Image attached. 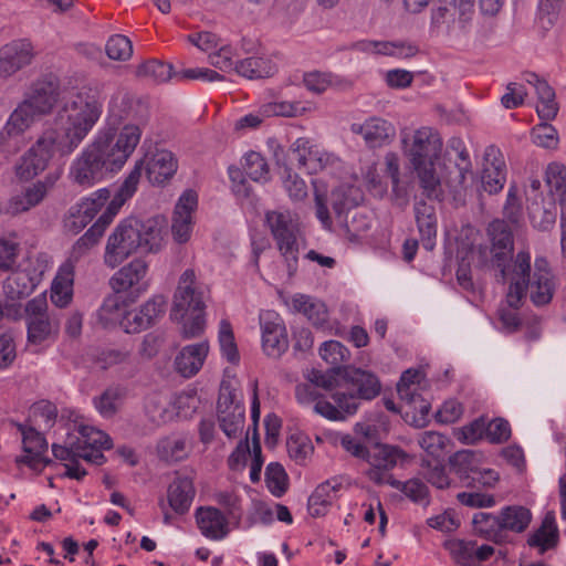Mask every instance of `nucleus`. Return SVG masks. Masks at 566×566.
Segmentation results:
<instances>
[{
    "label": "nucleus",
    "mask_w": 566,
    "mask_h": 566,
    "mask_svg": "<svg viewBox=\"0 0 566 566\" xmlns=\"http://www.w3.org/2000/svg\"><path fill=\"white\" fill-rule=\"evenodd\" d=\"M146 412L149 419L156 424H163L174 418V409H170V402L161 396L149 397L146 402Z\"/></svg>",
    "instance_id": "nucleus-49"
},
{
    "label": "nucleus",
    "mask_w": 566,
    "mask_h": 566,
    "mask_svg": "<svg viewBox=\"0 0 566 566\" xmlns=\"http://www.w3.org/2000/svg\"><path fill=\"white\" fill-rule=\"evenodd\" d=\"M208 353L207 342L185 346L175 358L176 370L186 378L195 376L201 369Z\"/></svg>",
    "instance_id": "nucleus-30"
},
{
    "label": "nucleus",
    "mask_w": 566,
    "mask_h": 566,
    "mask_svg": "<svg viewBox=\"0 0 566 566\" xmlns=\"http://www.w3.org/2000/svg\"><path fill=\"white\" fill-rule=\"evenodd\" d=\"M60 83L56 77H44L35 82L24 98L42 116L51 113L60 99Z\"/></svg>",
    "instance_id": "nucleus-26"
},
{
    "label": "nucleus",
    "mask_w": 566,
    "mask_h": 566,
    "mask_svg": "<svg viewBox=\"0 0 566 566\" xmlns=\"http://www.w3.org/2000/svg\"><path fill=\"white\" fill-rule=\"evenodd\" d=\"M558 543V528L555 521V515L552 512H548L542 523L541 526L535 530L532 534H530L527 538V544L531 547H537L539 553L543 554L546 551L555 547Z\"/></svg>",
    "instance_id": "nucleus-36"
},
{
    "label": "nucleus",
    "mask_w": 566,
    "mask_h": 566,
    "mask_svg": "<svg viewBox=\"0 0 566 566\" xmlns=\"http://www.w3.org/2000/svg\"><path fill=\"white\" fill-rule=\"evenodd\" d=\"M195 488L189 478H178L168 488V502L178 514L188 512L195 497Z\"/></svg>",
    "instance_id": "nucleus-37"
},
{
    "label": "nucleus",
    "mask_w": 566,
    "mask_h": 566,
    "mask_svg": "<svg viewBox=\"0 0 566 566\" xmlns=\"http://www.w3.org/2000/svg\"><path fill=\"white\" fill-rule=\"evenodd\" d=\"M205 285L197 281L192 269H187L179 277L176 292L174 294L172 313L176 319L185 318L190 311L205 310Z\"/></svg>",
    "instance_id": "nucleus-15"
},
{
    "label": "nucleus",
    "mask_w": 566,
    "mask_h": 566,
    "mask_svg": "<svg viewBox=\"0 0 566 566\" xmlns=\"http://www.w3.org/2000/svg\"><path fill=\"white\" fill-rule=\"evenodd\" d=\"M34 57L33 45L27 40L13 41L0 49V73L12 75L29 65Z\"/></svg>",
    "instance_id": "nucleus-25"
},
{
    "label": "nucleus",
    "mask_w": 566,
    "mask_h": 566,
    "mask_svg": "<svg viewBox=\"0 0 566 566\" xmlns=\"http://www.w3.org/2000/svg\"><path fill=\"white\" fill-rule=\"evenodd\" d=\"M537 94L538 104L536 106L537 115L541 119L552 120L558 113V104L555 98V91L551 85L539 86Z\"/></svg>",
    "instance_id": "nucleus-50"
},
{
    "label": "nucleus",
    "mask_w": 566,
    "mask_h": 566,
    "mask_svg": "<svg viewBox=\"0 0 566 566\" xmlns=\"http://www.w3.org/2000/svg\"><path fill=\"white\" fill-rule=\"evenodd\" d=\"M499 516L502 530L514 533L524 532L532 521L531 511L521 505L505 506L501 510Z\"/></svg>",
    "instance_id": "nucleus-39"
},
{
    "label": "nucleus",
    "mask_w": 566,
    "mask_h": 566,
    "mask_svg": "<svg viewBox=\"0 0 566 566\" xmlns=\"http://www.w3.org/2000/svg\"><path fill=\"white\" fill-rule=\"evenodd\" d=\"M388 130L387 120L377 117H371L363 124L354 123L350 125V132L360 135L370 148L382 146L388 138Z\"/></svg>",
    "instance_id": "nucleus-33"
},
{
    "label": "nucleus",
    "mask_w": 566,
    "mask_h": 566,
    "mask_svg": "<svg viewBox=\"0 0 566 566\" xmlns=\"http://www.w3.org/2000/svg\"><path fill=\"white\" fill-rule=\"evenodd\" d=\"M90 222L91 220L86 217V214L83 213V210L76 203L72 206L65 214L63 227L67 233L75 235L80 233Z\"/></svg>",
    "instance_id": "nucleus-63"
},
{
    "label": "nucleus",
    "mask_w": 566,
    "mask_h": 566,
    "mask_svg": "<svg viewBox=\"0 0 566 566\" xmlns=\"http://www.w3.org/2000/svg\"><path fill=\"white\" fill-rule=\"evenodd\" d=\"M401 135L405 154L412 167L426 165L429 161H441L443 142L436 130L430 127H421L412 134L403 130Z\"/></svg>",
    "instance_id": "nucleus-13"
},
{
    "label": "nucleus",
    "mask_w": 566,
    "mask_h": 566,
    "mask_svg": "<svg viewBox=\"0 0 566 566\" xmlns=\"http://www.w3.org/2000/svg\"><path fill=\"white\" fill-rule=\"evenodd\" d=\"M235 71L248 78H262L273 75L276 67L269 59L252 56L237 63Z\"/></svg>",
    "instance_id": "nucleus-42"
},
{
    "label": "nucleus",
    "mask_w": 566,
    "mask_h": 566,
    "mask_svg": "<svg viewBox=\"0 0 566 566\" xmlns=\"http://www.w3.org/2000/svg\"><path fill=\"white\" fill-rule=\"evenodd\" d=\"M102 114V104L87 93H77L59 109L53 127L45 129L19 158L15 175L29 181L42 174L55 153L72 154L93 129Z\"/></svg>",
    "instance_id": "nucleus-1"
},
{
    "label": "nucleus",
    "mask_w": 566,
    "mask_h": 566,
    "mask_svg": "<svg viewBox=\"0 0 566 566\" xmlns=\"http://www.w3.org/2000/svg\"><path fill=\"white\" fill-rule=\"evenodd\" d=\"M367 446L347 434L340 439L342 447L356 458L366 459L369 468L366 471L370 481L377 484L389 483V448L375 427L368 426L364 431Z\"/></svg>",
    "instance_id": "nucleus-9"
},
{
    "label": "nucleus",
    "mask_w": 566,
    "mask_h": 566,
    "mask_svg": "<svg viewBox=\"0 0 566 566\" xmlns=\"http://www.w3.org/2000/svg\"><path fill=\"white\" fill-rule=\"evenodd\" d=\"M19 429L22 434L24 454L18 459V462L41 471L51 462L43 458V453L48 449L44 437L32 427L19 426Z\"/></svg>",
    "instance_id": "nucleus-23"
},
{
    "label": "nucleus",
    "mask_w": 566,
    "mask_h": 566,
    "mask_svg": "<svg viewBox=\"0 0 566 566\" xmlns=\"http://www.w3.org/2000/svg\"><path fill=\"white\" fill-rule=\"evenodd\" d=\"M310 378L314 384L332 392L334 403L318 401L314 405V411L329 420H344L346 416L356 412L359 399L369 400L380 392L378 378L357 368L344 369L342 377L313 369Z\"/></svg>",
    "instance_id": "nucleus-3"
},
{
    "label": "nucleus",
    "mask_w": 566,
    "mask_h": 566,
    "mask_svg": "<svg viewBox=\"0 0 566 566\" xmlns=\"http://www.w3.org/2000/svg\"><path fill=\"white\" fill-rule=\"evenodd\" d=\"M361 200V191L355 186L343 185L334 189L331 193V202L336 220L355 210Z\"/></svg>",
    "instance_id": "nucleus-35"
},
{
    "label": "nucleus",
    "mask_w": 566,
    "mask_h": 566,
    "mask_svg": "<svg viewBox=\"0 0 566 566\" xmlns=\"http://www.w3.org/2000/svg\"><path fill=\"white\" fill-rule=\"evenodd\" d=\"M343 481L339 478L329 479L321 483L308 499V510L313 516L324 515L326 509L336 497V493L342 489Z\"/></svg>",
    "instance_id": "nucleus-32"
},
{
    "label": "nucleus",
    "mask_w": 566,
    "mask_h": 566,
    "mask_svg": "<svg viewBox=\"0 0 566 566\" xmlns=\"http://www.w3.org/2000/svg\"><path fill=\"white\" fill-rule=\"evenodd\" d=\"M196 521L202 535L207 538L219 541L228 534V520L216 507L201 506L196 511Z\"/></svg>",
    "instance_id": "nucleus-29"
},
{
    "label": "nucleus",
    "mask_w": 566,
    "mask_h": 566,
    "mask_svg": "<svg viewBox=\"0 0 566 566\" xmlns=\"http://www.w3.org/2000/svg\"><path fill=\"white\" fill-rule=\"evenodd\" d=\"M265 223L270 229L275 245L286 265L287 276L297 271L298 256L304 244L300 223L290 211H268Z\"/></svg>",
    "instance_id": "nucleus-8"
},
{
    "label": "nucleus",
    "mask_w": 566,
    "mask_h": 566,
    "mask_svg": "<svg viewBox=\"0 0 566 566\" xmlns=\"http://www.w3.org/2000/svg\"><path fill=\"white\" fill-rule=\"evenodd\" d=\"M319 355L322 359L332 366V369L325 374H331L334 377H342L344 370L340 369V365L348 360V349L337 340H327L322 344ZM321 373L324 374L323 371Z\"/></svg>",
    "instance_id": "nucleus-41"
},
{
    "label": "nucleus",
    "mask_w": 566,
    "mask_h": 566,
    "mask_svg": "<svg viewBox=\"0 0 566 566\" xmlns=\"http://www.w3.org/2000/svg\"><path fill=\"white\" fill-rule=\"evenodd\" d=\"M139 177V167H137L118 188L116 195L108 202L105 211L99 216L95 223L73 244L67 260L63 264H71V270L75 272V264L93 247H95L103 237L106 228L112 223L125 201L136 191Z\"/></svg>",
    "instance_id": "nucleus-7"
},
{
    "label": "nucleus",
    "mask_w": 566,
    "mask_h": 566,
    "mask_svg": "<svg viewBox=\"0 0 566 566\" xmlns=\"http://www.w3.org/2000/svg\"><path fill=\"white\" fill-rule=\"evenodd\" d=\"M314 109L311 104L290 101H270L260 107V114L264 117L283 116L300 117Z\"/></svg>",
    "instance_id": "nucleus-40"
},
{
    "label": "nucleus",
    "mask_w": 566,
    "mask_h": 566,
    "mask_svg": "<svg viewBox=\"0 0 566 566\" xmlns=\"http://www.w3.org/2000/svg\"><path fill=\"white\" fill-rule=\"evenodd\" d=\"M166 220L155 216L148 219L129 217L120 221L109 234L104 252V263L117 268L137 252L154 253L161 249Z\"/></svg>",
    "instance_id": "nucleus-4"
},
{
    "label": "nucleus",
    "mask_w": 566,
    "mask_h": 566,
    "mask_svg": "<svg viewBox=\"0 0 566 566\" xmlns=\"http://www.w3.org/2000/svg\"><path fill=\"white\" fill-rule=\"evenodd\" d=\"M120 396L118 388H107L99 397L94 399V405L103 417L109 418L116 413Z\"/></svg>",
    "instance_id": "nucleus-58"
},
{
    "label": "nucleus",
    "mask_w": 566,
    "mask_h": 566,
    "mask_svg": "<svg viewBox=\"0 0 566 566\" xmlns=\"http://www.w3.org/2000/svg\"><path fill=\"white\" fill-rule=\"evenodd\" d=\"M287 475L284 468L280 463H270L265 470V482L275 496H282L287 488Z\"/></svg>",
    "instance_id": "nucleus-56"
},
{
    "label": "nucleus",
    "mask_w": 566,
    "mask_h": 566,
    "mask_svg": "<svg viewBox=\"0 0 566 566\" xmlns=\"http://www.w3.org/2000/svg\"><path fill=\"white\" fill-rule=\"evenodd\" d=\"M289 455L297 463H304L313 453V446L305 437H291L287 440Z\"/></svg>",
    "instance_id": "nucleus-64"
},
{
    "label": "nucleus",
    "mask_w": 566,
    "mask_h": 566,
    "mask_svg": "<svg viewBox=\"0 0 566 566\" xmlns=\"http://www.w3.org/2000/svg\"><path fill=\"white\" fill-rule=\"evenodd\" d=\"M75 272L71 264H62L51 285V301L57 307L67 306L73 297V284Z\"/></svg>",
    "instance_id": "nucleus-34"
},
{
    "label": "nucleus",
    "mask_w": 566,
    "mask_h": 566,
    "mask_svg": "<svg viewBox=\"0 0 566 566\" xmlns=\"http://www.w3.org/2000/svg\"><path fill=\"white\" fill-rule=\"evenodd\" d=\"M285 303L292 312L303 314L316 327H323L328 321L326 305L315 297L297 293Z\"/></svg>",
    "instance_id": "nucleus-27"
},
{
    "label": "nucleus",
    "mask_w": 566,
    "mask_h": 566,
    "mask_svg": "<svg viewBox=\"0 0 566 566\" xmlns=\"http://www.w3.org/2000/svg\"><path fill=\"white\" fill-rule=\"evenodd\" d=\"M448 442V438L437 431H426L419 439L420 447L431 457L440 458Z\"/></svg>",
    "instance_id": "nucleus-60"
},
{
    "label": "nucleus",
    "mask_w": 566,
    "mask_h": 566,
    "mask_svg": "<svg viewBox=\"0 0 566 566\" xmlns=\"http://www.w3.org/2000/svg\"><path fill=\"white\" fill-rule=\"evenodd\" d=\"M145 166L146 176L153 185H164L167 182L177 171V159L174 154L166 149H157L150 155H147L145 159L136 163L134 169L129 175L139 167V176ZM140 177H138V180Z\"/></svg>",
    "instance_id": "nucleus-21"
},
{
    "label": "nucleus",
    "mask_w": 566,
    "mask_h": 566,
    "mask_svg": "<svg viewBox=\"0 0 566 566\" xmlns=\"http://www.w3.org/2000/svg\"><path fill=\"white\" fill-rule=\"evenodd\" d=\"M262 348L266 356L281 357L289 348V337L283 318L275 311H261L259 315Z\"/></svg>",
    "instance_id": "nucleus-16"
},
{
    "label": "nucleus",
    "mask_w": 566,
    "mask_h": 566,
    "mask_svg": "<svg viewBox=\"0 0 566 566\" xmlns=\"http://www.w3.org/2000/svg\"><path fill=\"white\" fill-rule=\"evenodd\" d=\"M531 138L536 146L546 149H556L559 143L557 129L546 122L532 128Z\"/></svg>",
    "instance_id": "nucleus-53"
},
{
    "label": "nucleus",
    "mask_w": 566,
    "mask_h": 566,
    "mask_svg": "<svg viewBox=\"0 0 566 566\" xmlns=\"http://www.w3.org/2000/svg\"><path fill=\"white\" fill-rule=\"evenodd\" d=\"M120 294L114 292L104 300L99 308V318L103 322L116 323L125 314V300Z\"/></svg>",
    "instance_id": "nucleus-52"
},
{
    "label": "nucleus",
    "mask_w": 566,
    "mask_h": 566,
    "mask_svg": "<svg viewBox=\"0 0 566 566\" xmlns=\"http://www.w3.org/2000/svg\"><path fill=\"white\" fill-rule=\"evenodd\" d=\"M105 51L111 60L127 61L133 55V44L126 35L114 34L107 40Z\"/></svg>",
    "instance_id": "nucleus-51"
},
{
    "label": "nucleus",
    "mask_w": 566,
    "mask_h": 566,
    "mask_svg": "<svg viewBox=\"0 0 566 566\" xmlns=\"http://www.w3.org/2000/svg\"><path fill=\"white\" fill-rule=\"evenodd\" d=\"M243 169L254 181L266 182L270 179L269 165L265 158L256 151H250L244 156Z\"/></svg>",
    "instance_id": "nucleus-48"
},
{
    "label": "nucleus",
    "mask_w": 566,
    "mask_h": 566,
    "mask_svg": "<svg viewBox=\"0 0 566 566\" xmlns=\"http://www.w3.org/2000/svg\"><path fill=\"white\" fill-rule=\"evenodd\" d=\"M136 75L155 83H164L174 77L172 65L158 60H149L137 66Z\"/></svg>",
    "instance_id": "nucleus-46"
},
{
    "label": "nucleus",
    "mask_w": 566,
    "mask_h": 566,
    "mask_svg": "<svg viewBox=\"0 0 566 566\" xmlns=\"http://www.w3.org/2000/svg\"><path fill=\"white\" fill-rule=\"evenodd\" d=\"M219 343L222 354L227 357L230 363H235L239 359V353L237 344L234 342L233 332L231 325L227 321L220 323L219 329Z\"/></svg>",
    "instance_id": "nucleus-59"
},
{
    "label": "nucleus",
    "mask_w": 566,
    "mask_h": 566,
    "mask_svg": "<svg viewBox=\"0 0 566 566\" xmlns=\"http://www.w3.org/2000/svg\"><path fill=\"white\" fill-rule=\"evenodd\" d=\"M109 199L111 191L107 188H102L93 192L90 197L84 198L77 205L83 210V213L92 221Z\"/></svg>",
    "instance_id": "nucleus-57"
},
{
    "label": "nucleus",
    "mask_w": 566,
    "mask_h": 566,
    "mask_svg": "<svg viewBox=\"0 0 566 566\" xmlns=\"http://www.w3.org/2000/svg\"><path fill=\"white\" fill-rule=\"evenodd\" d=\"M507 261H497L495 268L500 270L503 282H509L506 301L514 310L518 308L522 300L526 296L530 280L532 279L531 253L520 251L515 256H509Z\"/></svg>",
    "instance_id": "nucleus-12"
},
{
    "label": "nucleus",
    "mask_w": 566,
    "mask_h": 566,
    "mask_svg": "<svg viewBox=\"0 0 566 566\" xmlns=\"http://www.w3.org/2000/svg\"><path fill=\"white\" fill-rule=\"evenodd\" d=\"M218 421L221 430L229 439L238 438L244 427V407L237 406L234 409L219 410Z\"/></svg>",
    "instance_id": "nucleus-45"
},
{
    "label": "nucleus",
    "mask_w": 566,
    "mask_h": 566,
    "mask_svg": "<svg viewBox=\"0 0 566 566\" xmlns=\"http://www.w3.org/2000/svg\"><path fill=\"white\" fill-rule=\"evenodd\" d=\"M488 233L492 243L493 263L507 261L514 249V239L510 226L504 220H494L489 224Z\"/></svg>",
    "instance_id": "nucleus-28"
},
{
    "label": "nucleus",
    "mask_w": 566,
    "mask_h": 566,
    "mask_svg": "<svg viewBox=\"0 0 566 566\" xmlns=\"http://www.w3.org/2000/svg\"><path fill=\"white\" fill-rule=\"evenodd\" d=\"M43 117L29 102L23 99L10 115L6 130L9 136H18L28 130L35 122Z\"/></svg>",
    "instance_id": "nucleus-38"
},
{
    "label": "nucleus",
    "mask_w": 566,
    "mask_h": 566,
    "mask_svg": "<svg viewBox=\"0 0 566 566\" xmlns=\"http://www.w3.org/2000/svg\"><path fill=\"white\" fill-rule=\"evenodd\" d=\"M59 177V175L49 174L12 195L4 203L6 214L14 217L38 207L54 188Z\"/></svg>",
    "instance_id": "nucleus-17"
},
{
    "label": "nucleus",
    "mask_w": 566,
    "mask_h": 566,
    "mask_svg": "<svg viewBox=\"0 0 566 566\" xmlns=\"http://www.w3.org/2000/svg\"><path fill=\"white\" fill-rule=\"evenodd\" d=\"M25 324L28 342L39 345L59 332L60 322L48 312V301L44 295L35 296L25 304Z\"/></svg>",
    "instance_id": "nucleus-14"
},
{
    "label": "nucleus",
    "mask_w": 566,
    "mask_h": 566,
    "mask_svg": "<svg viewBox=\"0 0 566 566\" xmlns=\"http://www.w3.org/2000/svg\"><path fill=\"white\" fill-rule=\"evenodd\" d=\"M142 128L126 124L117 133L111 123L74 159L70 178L82 187H92L108 174L120 170L140 142Z\"/></svg>",
    "instance_id": "nucleus-2"
},
{
    "label": "nucleus",
    "mask_w": 566,
    "mask_h": 566,
    "mask_svg": "<svg viewBox=\"0 0 566 566\" xmlns=\"http://www.w3.org/2000/svg\"><path fill=\"white\" fill-rule=\"evenodd\" d=\"M166 300L161 295L154 296L138 311L129 312L122 322L127 333H138L149 328L164 314Z\"/></svg>",
    "instance_id": "nucleus-24"
},
{
    "label": "nucleus",
    "mask_w": 566,
    "mask_h": 566,
    "mask_svg": "<svg viewBox=\"0 0 566 566\" xmlns=\"http://www.w3.org/2000/svg\"><path fill=\"white\" fill-rule=\"evenodd\" d=\"M475 531L488 539L494 538L502 532L500 516L491 513L479 512L473 515Z\"/></svg>",
    "instance_id": "nucleus-55"
},
{
    "label": "nucleus",
    "mask_w": 566,
    "mask_h": 566,
    "mask_svg": "<svg viewBox=\"0 0 566 566\" xmlns=\"http://www.w3.org/2000/svg\"><path fill=\"white\" fill-rule=\"evenodd\" d=\"M422 381H424V374L421 369L405 370L397 384V392L405 405L397 409L391 402V412H400L403 420L416 428L428 424L431 409L430 402L420 395Z\"/></svg>",
    "instance_id": "nucleus-10"
},
{
    "label": "nucleus",
    "mask_w": 566,
    "mask_h": 566,
    "mask_svg": "<svg viewBox=\"0 0 566 566\" xmlns=\"http://www.w3.org/2000/svg\"><path fill=\"white\" fill-rule=\"evenodd\" d=\"M415 213L421 244L427 251H432L437 237L436 209L424 201H419L415 206Z\"/></svg>",
    "instance_id": "nucleus-31"
},
{
    "label": "nucleus",
    "mask_w": 566,
    "mask_h": 566,
    "mask_svg": "<svg viewBox=\"0 0 566 566\" xmlns=\"http://www.w3.org/2000/svg\"><path fill=\"white\" fill-rule=\"evenodd\" d=\"M464 408L457 399L446 400L434 413L437 422L450 424L457 422L463 415Z\"/></svg>",
    "instance_id": "nucleus-62"
},
{
    "label": "nucleus",
    "mask_w": 566,
    "mask_h": 566,
    "mask_svg": "<svg viewBox=\"0 0 566 566\" xmlns=\"http://www.w3.org/2000/svg\"><path fill=\"white\" fill-rule=\"evenodd\" d=\"M158 455L166 461H180L188 454L185 438H164L157 446Z\"/></svg>",
    "instance_id": "nucleus-47"
},
{
    "label": "nucleus",
    "mask_w": 566,
    "mask_h": 566,
    "mask_svg": "<svg viewBox=\"0 0 566 566\" xmlns=\"http://www.w3.org/2000/svg\"><path fill=\"white\" fill-rule=\"evenodd\" d=\"M444 4L431 12L430 30L451 38L467 35L474 15V0H439Z\"/></svg>",
    "instance_id": "nucleus-11"
},
{
    "label": "nucleus",
    "mask_w": 566,
    "mask_h": 566,
    "mask_svg": "<svg viewBox=\"0 0 566 566\" xmlns=\"http://www.w3.org/2000/svg\"><path fill=\"white\" fill-rule=\"evenodd\" d=\"M197 205L198 196L195 191L187 190L180 196L175 207L171 223L172 238L177 243L182 244L189 241L193 228L192 214Z\"/></svg>",
    "instance_id": "nucleus-22"
},
{
    "label": "nucleus",
    "mask_w": 566,
    "mask_h": 566,
    "mask_svg": "<svg viewBox=\"0 0 566 566\" xmlns=\"http://www.w3.org/2000/svg\"><path fill=\"white\" fill-rule=\"evenodd\" d=\"M549 193L560 205L566 202V166L562 163H551L545 172Z\"/></svg>",
    "instance_id": "nucleus-44"
},
{
    "label": "nucleus",
    "mask_w": 566,
    "mask_h": 566,
    "mask_svg": "<svg viewBox=\"0 0 566 566\" xmlns=\"http://www.w3.org/2000/svg\"><path fill=\"white\" fill-rule=\"evenodd\" d=\"M391 488L401 491L408 499L413 502L427 505L428 500V488L420 480L412 479L406 482L391 479Z\"/></svg>",
    "instance_id": "nucleus-54"
},
{
    "label": "nucleus",
    "mask_w": 566,
    "mask_h": 566,
    "mask_svg": "<svg viewBox=\"0 0 566 566\" xmlns=\"http://www.w3.org/2000/svg\"><path fill=\"white\" fill-rule=\"evenodd\" d=\"M42 272L31 261L21 263L3 282V293L8 301L28 297L38 286Z\"/></svg>",
    "instance_id": "nucleus-19"
},
{
    "label": "nucleus",
    "mask_w": 566,
    "mask_h": 566,
    "mask_svg": "<svg viewBox=\"0 0 566 566\" xmlns=\"http://www.w3.org/2000/svg\"><path fill=\"white\" fill-rule=\"evenodd\" d=\"M451 147L457 150L455 158L449 164L437 161L412 167L422 195L429 200L441 202L447 191L455 193L472 175L470 155L461 140H453Z\"/></svg>",
    "instance_id": "nucleus-5"
},
{
    "label": "nucleus",
    "mask_w": 566,
    "mask_h": 566,
    "mask_svg": "<svg viewBox=\"0 0 566 566\" xmlns=\"http://www.w3.org/2000/svg\"><path fill=\"white\" fill-rule=\"evenodd\" d=\"M556 291V279L547 276H532L527 292L535 306L551 303Z\"/></svg>",
    "instance_id": "nucleus-43"
},
{
    "label": "nucleus",
    "mask_w": 566,
    "mask_h": 566,
    "mask_svg": "<svg viewBox=\"0 0 566 566\" xmlns=\"http://www.w3.org/2000/svg\"><path fill=\"white\" fill-rule=\"evenodd\" d=\"M291 150L296 155L298 167L308 174H317L338 161L334 154L326 151L317 145H313L305 137L297 138L292 144Z\"/></svg>",
    "instance_id": "nucleus-20"
},
{
    "label": "nucleus",
    "mask_w": 566,
    "mask_h": 566,
    "mask_svg": "<svg viewBox=\"0 0 566 566\" xmlns=\"http://www.w3.org/2000/svg\"><path fill=\"white\" fill-rule=\"evenodd\" d=\"M147 274V262L143 259H134L114 273L109 285L114 292L128 293L135 298L148 289Z\"/></svg>",
    "instance_id": "nucleus-18"
},
{
    "label": "nucleus",
    "mask_w": 566,
    "mask_h": 566,
    "mask_svg": "<svg viewBox=\"0 0 566 566\" xmlns=\"http://www.w3.org/2000/svg\"><path fill=\"white\" fill-rule=\"evenodd\" d=\"M511 426L506 419L486 420V440L491 443H504L511 438Z\"/></svg>",
    "instance_id": "nucleus-61"
},
{
    "label": "nucleus",
    "mask_w": 566,
    "mask_h": 566,
    "mask_svg": "<svg viewBox=\"0 0 566 566\" xmlns=\"http://www.w3.org/2000/svg\"><path fill=\"white\" fill-rule=\"evenodd\" d=\"M77 433L69 436L64 444L54 443L52 452L55 459L64 462V475L80 481L86 475L80 459L95 465L103 464V450L111 449L112 441L105 432L91 426H78Z\"/></svg>",
    "instance_id": "nucleus-6"
}]
</instances>
